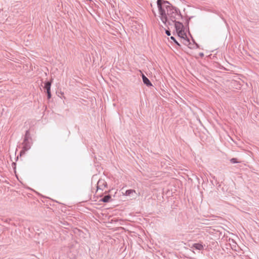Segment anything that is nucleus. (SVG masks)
I'll list each match as a JSON object with an SVG mask.
<instances>
[{
  "mask_svg": "<svg viewBox=\"0 0 259 259\" xmlns=\"http://www.w3.org/2000/svg\"><path fill=\"white\" fill-rule=\"evenodd\" d=\"M159 10V18L164 24L167 21V17L170 15V12L172 11L170 4L164 0H158L157 2Z\"/></svg>",
  "mask_w": 259,
  "mask_h": 259,
  "instance_id": "obj_1",
  "label": "nucleus"
},
{
  "mask_svg": "<svg viewBox=\"0 0 259 259\" xmlns=\"http://www.w3.org/2000/svg\"><path fill=\"white\" fill-rule=\"evenodd\" d=\"M177 34L181 38V42L186 46H189L190 42L186 33V30L184 28L182 30L178 31Z\"/></svg>",
  "mask_w": 259,
  "mask_h": 259,
  "instance_id": "obj_2",
  "label": "nucleus"
},
{
  "mask_svg": "<svg viewBox=\"0 0 259 259\" xmlns=\"http://www.w3.org/2000/svg\"><path fill=\"white\" fill-rule=\"evenodd\" d=\"M175 25L177 32H178L179 31L182 30L183 29H184L183 24L179 22H176Z\"/></svg>",
  "mask_w": 259,
  "mask_h": 259,
  "instance_id": "obj_3",
  "label": "nucleus"
},
{
  "mask_svg": "<svg viewBox=\"0 0 259 259\" xmlns=\"http://www.w3.org/2000/svg\"><path fill=\"white\" fill-rule=\"evenodd\" d=\"M142 78L143 81L145 84H146L148 86H152V84L150 81V80L148 79V78H147L144 74H142Z\"/></svg>",
  "mask_w": 259,
  "mask_h": 259,
  "instance_id": "obj_4",
  "label": "nucleus"
},
{
  "mask_svg": "<svg viewBox=\"0 0 259 259\" xmlns=\"http://www.w3.org/2000/svg\"><path fill=\"white\" fill-rule=\"evenodd\" d=\"M193 246L196 249H198V250H202L203 248V245L201 244H200V243L194 244Z\"/></svg>",
  "mask_w": 259,
  "mask_h": 259,
  "instance_id": "obj_5",
  "label": "nucleus"
},
{
  "mask_svg": "<svg viewBox=\"0 0 259 259\" xmlns=\"http://www.w3.org/2000/svg\"><path fill=\"white\" fill-rule=\"evenodd\" d=\"M134 193H136V191L134 190H128L126 191L125 195L126 196L133 195Z\"/></svg>",
  "mask_w": 259,
  "mask_h": 259,
  "instance_id": "obj_6",
  "label": "nucleus"
},
{
  "mask_svg": "<svg viewBox=\"0 0 259 259\" xmlns=\"http://www.w3.org/2000/svg\"><path fill=\"white\" fill-rule=\"evenodd\" d=\"M51 82H47L45 83V88L47 90V91H50L51 90Z\"/></svg>",
  "mask_w": 259,
  "mask_h": 259,
  "instance_id": "obj_7",
  "label": "nucleus"
},
{
  "mask_svg": "<svg viewBox=\"0 0 259 259\" xmlns=\"http://www.w3.org/2000/svg\"><path fill=\"white\" fill-rule=\"evenodd\" d=\"M111 199V196L109 195L105 196L102 199L101 201L104 202H109Z\"/></svg>",
  "mask_w": 259,
  "mask_h": 259,
  "instance_id": "obj_8",
  "label": "nucleus"
},
{
  "mask_svg": "<svg viewBox=\"0 0 259 259\" xmlns=\"http://www.w3.org/2000/svg\"><path fill=\"white\" fill-rule=\"evenodd\" d=\"M230 161L233 163H236L237 162V159L236 158H232L231 160H230Z\"/></svg>",
  "mask_w": 259,
  "mask_h": 259,
  "instance_id": "obj_9",
  "label": "nucleus"
},
{
  "mask_svg": "<svg viewBox=\"0 0 259 259\" xmlns=\"http://www.w3.org/2000/svg\"><path fill=\"white\" fill-rule=\"evenodd\" d=\"M47 94H48V98H50L51 96L50 91H48Z\"/></svg>",
  "mask_w": 259,
  "mask_h": 259,
  "instance_id": "obj_10",
  "label": "nucleus"
},
{
  "mask_svg": "<svg viewBox=\"0 0 259 259\" xmlns=\"http://www.w3.org/2000/svg\"><path fill=\"white\" fill-rule=\"evenodd\" d=\"M166 34L167 35L169 36V35H170V31H168V30H166Z\"/></svg>",
  "mask_w": 259,
  "mask_h": 259,
  "instance_id": "obj_11",
  "label": "nucleus"
},
{
  "mask_svg": "<svg viewBox=\"0 0 259 259\" xmlns=\"http://www.w3.org/2000/svg\"><path fill=\"white\" fill-rule=\"evenodd\" d=\"M171 39H172V40H175V41L176 42V43H177V44H178V45H179V44H178V42H177V41L175 40V38H174V37L171 36Z\"/></svg>",
  "mask_w": 259,
  "mask_h": 259,
  "instance_id": "obj_12",
  "label": "nucleus"
},
{
  "mask_svg": "<svg viewBox=\"0 0 259 259\" xmlns=\"http://www.w3.org/2000/svg\"><path fill=\"white\" fill-rule=\"evenodd\" d=\"M98 190H99V189H98V187H97V191H98Z\"/></svg>",
  "mask_w": 259,
  "mask_h": 259,
  "instance_id": "obj_13",
  "label": "nucleus"
}]
</instances>
